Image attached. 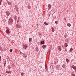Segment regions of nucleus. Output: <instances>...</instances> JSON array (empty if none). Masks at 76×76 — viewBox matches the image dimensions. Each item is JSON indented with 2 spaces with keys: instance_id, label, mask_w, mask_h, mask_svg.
<instances>
[{
  "instance_id": "nucleus-1",
  "label": "nucleus",
  "mask_w": 76,
  "mask_h": 76,
  "mask_svg": "<svg viewBox=\"0 0 76 76\" xmlns=\"http://www.w3.org/2000/svg\"><path fill=\"white\" fill-rule=\"evenodd\" d=\"M48 10H50L51 8V4H49L48 5Z\"/></svg>"
},
{
  "instance_id": "nucleus-2",
  "label": "nucleus",
  "mask_w": 76,
  "mask_h": 76,
  "mask_svg": "<svg viewBox=\"0 0 76 76\" xmlns=\"http://www.w3.org/2000/svg\"><path fill=\"white\" fill-rule=\"evenodd\" d=\"M6 14L7 16H9V15H10V13L9 12V11L6 12Z\"/></svg>"
},
{
  "instance_id": "nucleus-3",
  "label": "nucleus",
  "mask_w": 76,
  "mask_h": 76,
  "mask_svg": "<svg viewBox=\"0 0 76 76\" xmlns=\"http://www.w3.org/2000/svg\"><path fill=\"white\" fill-rule=\"evenodd\" d=\"M9 22V23H12L13 22V20L12 18H10Z\"/></svg>"
},
{
  "instance_id": "nucleus-4",
  "label": "nucleus",
  "mask_w": 76,
  "mask_h": 76,
  "mask_svg": "<svg viewBox=\"0 0 76 76\" xmlns=\"http://www.w3.org/2000/svg\"><path fill=\"white\" fill-rule=\"evenodd\" d=\"M16 27L17 28H20V25L19 24H16Z\"/></svg>"
},
{
  "instance_id": "nucleus-5",
  "label": "nucleus",
  "mask_w": 76,
  "mask_h": 76,
  "mask_svg": "<svg viewBox=\"0 0 76 76\" xmlns=\"http://www.w3.org/2000/svg\"><path fill=\"white\" fill-rule=\"evenodd\" d=\"M6 32L7 34H10V31H9V29H7V30L6 31Z\"/></svg>"
},
{
  "instance_id": "nucleus-6",
  "label": "nucleus",
  "mask_w": 76,
  "mask_h": 76,
  "mask_svg": "<svg viewBox=\"0 0 76 76\" xmlns=\"http://www.w3.org/2000/svg\"><path fill=\"white\" fill-rule=\"evenodd\" d=\"M24 47H25V49H26L28 48V45H26L24 46Z\"/></svg>"
},
{
  "instance_id": "nucleus-7",
  "label": "nucleus",
  "mask_w": 76,
  "mask_h": 76,
  "mask_svg": "<svg viewBox=\"0 0 76 76\" xmlns=\"http://www.w3.org/2000/svg\"><path fill=\"white\" fill-rule=\"evenodd\" d=\"M58 48L59 51H61V47L58 46Z\"/></svg>"
},
{
  "instance_id": "nucleus-8",
  "label": "nucleus",
  "mask_w": 76,
  "mask_h": 76,
  "mask_svg": "<svg viewBox=\"0 0 76 76\" xmlns=\"http://www.w3.org/2000/svg\"><path fill=\"white\" fill-rule=\"evenodd\" d=\"M67 25L68 26H69V27H70V26H71V24L69 23H67Z\"/></svg>"
},
{
  "instance_id": "nucleus-9",
  "label": "nucleus",
  "mask_w": 76,
  "mask_h": 76,
  "mask_svg": "<svg viewBox=\"0 0 76 76\" xmlns=\"http://www.w3.org/2000/svg\"><path fill=\"white\" fill-rule=\"evenodd\" d=\"M11 72H10L9 71H7L6 72V73H11Z\"/></svg>"
},
{
  "instance_id": "nucleus-10",
  "label": "nucleus",
  "mask_w": 76,
  "mask_h": 76,
  "mask_svg": "<svg viewBox=\"0 0 76 76\" xmlns=\"http://www.w3.org/2000/svg\"><path fill=\"white\" fill-rule=\"evenodd\" d=\"M53 32H54L55 30H54V27H52L51 28Z\"/></svg>"
},
{
  "instance_id": "nucleus-11",
  "label": "nucleus",
  "mask_w": 76,
  "mask_h": 76,
  "mask_svg": "<svg viewBox=\"0 0 76 76\" xmlns=\"http://www.w3.org/2000/svg\"><path fill=\"white\" fill-rule=\"evenodd\" d=\"M31 41H32V38H30L29 39V42H31Z\"/></svg>"
},
{
  "instance_id": "nucleus-12",
  "label": "nucleus",
  "mask_w": 76,
  "mask_h": 76,
  "mask_svg": "<svg viewBox=\"0 0 76 76\" xmlns=\"http://www.w3.org/2000/svg\"><path fill=\"white\" fill-rule=\"evenodd\" d=\"M73 48H71L69 50L70 52H72V51H73Z\"/></svg>"
},
{
  "instance_id": "nucleus-13",
  "label": "nucleus",
  "mask_w": 76,
  "mask_h": 76,
  "mask_svg": "<svg viewBox=\"0 0 76 76\" xmlns=\"http://www.w3.org/2000/svg\"><path fill=\"white\" fill-rule=\"evenodd\" d=\"M66 61L67 63H69V60L67 58L66 59Z\"/></svg>"
},
{
  "instance_id": "nucleus-14",
  "label": "nucleus",
  "mask_w": 76,
  "mask_h": 76,
  "mask_svg": "<svg viewBox=\"0 0 76 76\" xmlns=\"http://www.w3.org/2000/svg\"><path fill=\"white\" fill-rule=\"evenodd\" d=\"M7 2L8 3V4H9V5H10V4H11V2L8 1H7Z\"/></svg>"
},
{
  "instance_id": "nucleus-15",
  "label": "nucleus",
  "mask_w": 76,
  "mask_h": 76,
  "mask_svg": "<svg viewBox=\"0 0 76 76\" xmlns=\"http://www.w3.org/2000/svg\"><path fill=\"white\" fill-rule=\"evenodd\" d=\"M45 47H46V45H44L42 46V48H45Z\"/></svg>"
},
{
  "instance_id": "nucleus-16",
  "label": "nucleus",
  "mask_w": 76,
  "mask_h": 76,
  "mask_svg": "<svg viewBox=\"0 0 76 76\" xmlns=\"http://www.w3.org/2000/svg\"><path fill=\"white\" fill-rule=\"evenodd\" d=\"M65 47H67V46H68V45H67V43H65Z\"/></svg>"
},
{
  "instance_id": "nucleus-17",
  "label": "nucleus",
  "mask_w": 76,
  "mask_h": 76,
  "mask_svg": "<svg viewBox=\"0 0 76 76\" xmlns=\"http://www.w3.org/2000/svg\"><path fill=\"white\" fill-rule=\"evenodd\" d=\"M41 44H44V41L41 42Z\"/></svg>"
},
{
  "instance_id": "nucleus-18",
  "label": "nucleus",
  "mask_w": 76,
  "mask_h": 76,
  "mask_svg": "<svg viewBox=\"0 0 76 76\" xmlns=\"http://www.w3.org/2000/svg\"><path fill=\"white\" fill-rule=\"evenodd\" d=\"M44 24L46 25H48V23H46V22H45L44 23Z\"/></svg>"
},
{
  "instance_id": "nucleus-19",
  "label": "nucleus",
  "mask_w": 76,
  "mask_h": 76,
  "mask_svg": "<svg viewBox=\"0 0 76 76\" xmlns=\"http://www.w3.org/2000/svg\"><path fill=\"white\" fill-rule=\"evenodd\" d=\"M55 23H56V25H57L58 24V21H56Z\"/></svg>"
},
{
  "instance_id": "nucleus-20",
  "label": "nucleus",
  "mask_w": 76,
  "mask_h": 76,
  "mask_svg": "<svg viewBox=\"0 0 76 76\" xmlns=\"http://www.w3.org/2000/svg\"><path fill=\"white\" fill-rule=\"evenodd\" d=\"M62 67L63 68H64V67H65V65H64V64H63V65H62Z\"/></svg>"
},
{
  "instance_id": "nucleus-21",
  "label": "nucleus",
  "mask_w": 76,
  "mask_h": 76,
  "mask_svg": "<svg viewBox=\"0 0 76 76\" xmlns=\"http://www.w3.org/2000/svg\"><path fill=\"white\" fill-rule=\"evenodd\" d=\"M8 68L9 69H10V65H9Z\"/></svg>"
},
{
  "instance_id": "nucleus-22",
  "label": "nucleus",
  "mask_w": 76,
  "mask_h": 76,
  "mask_svg": "<svg viewBox=\"0 0 76 76\" xmlns=\"http://www.w3.org/2000/svg\"><path fill=\"white\" fill-rule=\"evenodd\" d=\"M45 69L46 70H48V68L47 67L45 66Z\"/></svg>"
},
{
  "instance_id": "nucleus-23",
  "label": "nucleus",
  "mask_w": 76,
  "mask_h": 76,
  "mask_svg": "<svg viewBox=\"0 0 76 76\" xmlns=\"http://www.w3.org/2000/svg\"><path fill=\"white\" fill-rule=\"evenodd\" d=\"M19 21V17H18V20H17V22H18Z\"/></svg>"
},
{
  "instance_id": "nucleus-24",
  "label": "nucleus",
  "mask_w": 76,
  "mask_h": 76,
  "mask_svg": "<svg viewBox=\"0 0 76 76\" xmlns=\"http://www.w3.org/2000/svg\"><path fill=\"white\" fill-rule=\"evenodd\" d=\"M75 66H74V65H72V68H73V69H74V68H75Z\"/></svg>"
},
{
  "instance_id": "nucleus-25",
  "label": "nucleus",
  "mask_w": 76,
  "mask_h": 76,
  "mask_svg": "<svg viewBox=\"0 0 76 76\" xmlns=\"http://www.w3.org/2000/svg\"><path fill=\"white\" fill-rule=\"evenodd\" d=\"M12 50H12V49H10V52H12Z\"/></svg>"
},
{
  "instance_id": "nucleus-26",
  "label": "nucleus",
  "mask_w": 76,
  "mask_h": 76,
  "mask_svg": "<svg viewBox=\"0 0 76 76\" xmlns=\"http://www.w3.org/2000/svg\"><path fill=\"white\" fill-rule=\"evenodd\" d=\"M20 52L21 54H23V55H25L24 53H23L22 52Z\"/></svg>"
},
{
  "instance_id": "nucleus-27",
  "label": "nucleus",
  "mask_w": 76,
  "mask_h": 76,
  "mask_svg": "<svg viewBox=\"0 0 76 76\" xmlns=\"http://www.w3.org/2000/svg\"><path fill=\"white\" fill-rule=\"evenodd\" d=\"M53 18H54V19H56V15L54 16Z\"/></svg>"
},
{
  "instance_id": "nucleus-28",
  "label": "nucleus",
  "mask_w": 76,
  "mask_h": 76,
  "mask_svg": "<svg viewBox=\"0 0 76 76\" xmlns=\"http://www.w3.org/2000/svg\"><path fill=\"white\" fill-rule=\"evenodd\" d=\"M74 69L75 70H76V66H75V67H74Z\"/></svg>"
},
{
  "instance_id": "nucleus-29",
  "label": "nucleus",
  "mask_w": 76,
  "mask_h": 76,
  "mask_svg": "<svg viewBox=\"0 0 76 76\" xmlns=\"http://www.w3.org/2000/svg\"><path fill=\"white\" fill-rule=\"evenodd\" d=\"M2 1L1 0H0V5H1V3Z\"/></svg>"
},
{
  "instance_id": "nucleus-30",
  "label": "nucleus",
  "mask_w": 76,
  "mask_h": 76,
  "mask_svg": "<svg viewBox=\"0 0 76 76\" xmlns=\"http://www.w3.org/2000/svg\"><path fill=\"white\" fill-rule=\"evenodd\" d=\"M27 8L28 9H30V7H29V6H28L27 7Z\"/></svg>"
},
{
  "instance_id": "nucleus-31",
  "label": "nucleus",
  "mask_w": 76,
  "mask_h": 76,
  "mask_svg": "<svg viewBox=\"0 0 76 76\" xmlns=\"http://www.w3.org/2000/svg\"><path fill=\"white\" fill-rule=\"evenodd\" d=\"M21 75H24V73H23V72H22Z\"/></svg>"
},
{
  "instance_id": "nucleus-32",
  "label": "nucleus",
  "mask_w": 76,
  "mask_h": 76,
  "mask_svg": "<svg viewBox=\"0 0 76 76\" xmlns=\"http://www.w3.org/2000/svg\"><path fill=\"white\" fill-rule=\"evenodd\" d=\"M37 51H39V49H38V48H37Z\"/></svg>"
},
{
  "instance_id": "nucleus-33",
  "label": "nucleus",
  "mask_w": 76,
  "mask_h": 76,
  "mask_svg": "<svg viewBox=\"0 0 76 76\" xmlns=\"http://www.w3.org/2000/svg\"><path fill=\"white\" fill-rule=\"evenodd\" d=\"M4 66H6V63H4Z\"/></svg>"
},
{
  "instance_id": "nucleus-34",
  "label": "nucleus",
  "mask_w": 76,
  "mask_h": 76,
  "mask_svg": "<svg viewBox=\"0 0 76 76\" xmlns=\"http://www.w3.org/2000/svg\"><path fill=\"white\" fill-rule=\"evenodd\" d=\"M37 44H38L39 45V42H37Z\"/></svg>"
},
{
  "instance_id": "nucleus-35",
  "label": "nucleus",
  "mask_w": 76,
  "mask_h": 76,
  "mask_svg": "<svg viewBox=\"0 0 76 76\" xmlns=\"http://www.w3.org/2000/svg\"><path fill=\"white\" fill-rule=\"evenodd\" d=\"M20 51H18V53H20Z\"/></svg>"
},
{
  "instance_id": "nucleus-36",
  "label": "nucleus",
  "mask_w": 76,
  "mask_h": 76,
  "mask_svg": "<svg viewBox=\"0 0 76 76\" xmlns=\"http://www.w3.org/2000/svg\"><path fill=\"white\" fill-rule=\"evenodd\" d=\"M6 28H7V29H8V27H6Z\"/></svg>"
},
{
  "instance_id": "nucleus-37",
  "label": "nucleus",
  "mask_w": 76,
  "mask_h": 76,
  "mask_svg": "<svg viewBox=\"0 0 76 76\" xmlns=\"http://www.w3.org/2000/svg\"><path fill=\"white\" fill-rule=\"evenodd\" d=\"M65 51H67V50L65 49Z\"/></svg>"
},
{
  "instance_id": "nucleus-38",
  "label": "nucleus",
  "mask_w": 76,
  "mask_h": 76,
  "mask_svg": "<svg viewBox=\"0 0 76 76\" xmlns=\"http://www.w3.org/2000/svg\"><path fill=\"white\" fill-rule=\"evenodd\" d=\"M0 60H1V56H0Z\"/></svg>"
},
{
  "instance_id": "nucleus-39",
  "label": "nucleus",
  "mask_w": 76,
  "mask_h": 76,
  "mask_svg": "<svg viewBox=\"0 0 76 76\" xmlns=\"http://www.w3.org/2000/svg\"><path fill=\"white\" fill-rule=\"evenodd\" d=\"M5 62L6 63V61H5Z\"/></svg>"
},
{
  "instance_id": "nucleus-40",
  "label": "nucleus",
  "mask_w": 76,
  "mask_h": 76,
  "mask_svg": "<svg viewBox=\"0 0 76 76\" xmlns=\"http://www.w3.org/2000/svg\"><path fill=\"white\" fill-rule=\"evenodd\" d=\"M49 16H50V14H49Z\"/></svg>"
}]
</instances>
